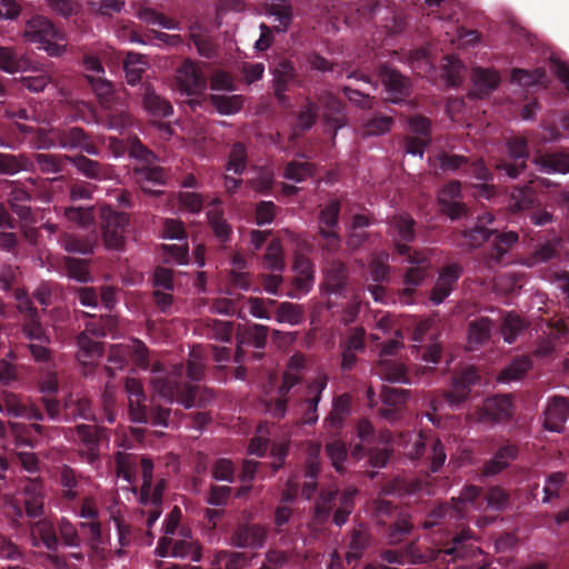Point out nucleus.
<instances>
[{"mask_svg":"<svg viewBox=\"0 0 569 569\" xmlns=\"http://www.w3.org/2000/svg\"><path fill=\"white\" fill-rule=\"evenodd\" d=\"M177 81L187 96H197L207 88V79L198 64L189 59L184 60L177 70Z\"/></svg>","mask_w":569,"mask_h":569,"instance_id":"obj_17","label":"nucleus"},{"mask_svg":"<svg viewBox=\"0 0 569 569\" xmlns=\"http://www.w3.org/2000/svg\"><path fill=\"white\" fill-rule=\"evenodd\" d=\"M492 328L493 322L487 317L471 321L468 326V339L471 348L488 342L491 338Z\"/></svg>","mask_w":569,"mask_h":569,"instance_id":"obj_43","label":"nucleus"},{"mask_svg":"<svg viewBox=\"0 0 569 569\" xmlns=\"http://www.w3.org/2000/svg\"><path fill=\"white\" fill-rule=\"evenodd\" d=\"M493 221L492 213L488 212L478 217V224L473 228L462 231L463 246L469 249H477L487 244L485 259L488 264H498L503 261V257L518 242L519 236L515 231L499 232L496 229H489L485 224Z\"/></svg>","mask_w":569,"mask_h":569,"instance_id":"obj_2","label":"nucleus"},{"mask_svg":"<svg viewBox=\"0 0 569 569\" xmlns=\"http://www.w3.org/2000/svg\"><path fill=\"white\" fill-rule=\"evenodd\" d=\"M482 489L475 485L466 486L458 498L451 499L453 506L455 519H462L467 512V503L475 505L480 497Z\"/></svg>","mask_w":569,"mask_h":569,"instance_id":"obj_51","label":"nucleus"},{"mask_svg":"<svg viewBox=\"0 0 569 569\" xmlns=\"http://www.w3.org/2000/svg\"><path fill=\"white\" fill-rule=\"evenodd\" d=\"M141 469L142 485L140 489L139 501L142 506H147L150 500V492L153 481V461L146 456L133 453L118 452L116 457V469L118 477H121L129 485L137 481V472Z\"/></svg>","mask_w":569,"mask_h":569,"instance_id":"obj_4","label":"nucleus"},{"mask_svg":"<svg viewBox=\"0 0 569 569\" xmlns=\"http://www.w3.org/2000/svg\"><path fill=\"white\" fill-rule=\"evenodd\" d=\"M22 335L29 342H51V338L44 327L42 326L40 316L22 320L21 323Z\"/></svg>","mask_w":569,"mask_h":569,"instance_id":"obj_55","label":"nucleus"},{"mask_svg":"<svg viewBox=\"0 0 569 569\" xmlns=\"http://www.w3.org/2000/svg\"><path fill=\"white\" fill-rule=\"evenodd\" d=\"M303 307L291 302H281L277 307L276 320L291 326L299 325L303 320Z\"/></svg>","mask_w":569,"mask_h":569,"instance_id":"obj_57","label":"nucleus"},{"mask_svg":"<svg viewBox=\"0 0 569 569\" xmlns=\"http://www.w3.org/2000/svg\"><path fill=\"white\" fill-rule=\"evenodd\" d=\"M538 203V196L532 186H517L509 198V208L513 212L532 209Z\"/></svg>","mask_w":569,"mask_h":569,"instance_id":"obj_33","label":"nucleus"},{"mask_svg":"<svg viewBox=\"0 0 569 569\" xmlns=\"http://www.w3.org/2000/svg\"><path fill=\"white\" fill-rule=\"evenodd\" d=\"M379 375L387 381L392 383L410 385L411 379L407 367L395 360H381L378 366Z\"/></svg>","mask_w":569,"mask_h":569,"instance_id":"obj_37","label":"nucleus"},{"mask_svg":"<svg viewBox=\"0 0 569 569\" xmlns=\"http://www.w3.org/2000/svg\"><path fill=\"white\" fill-rule=\"evenodd\" d=\"M70 156L61 153H34L31 159L32 170H38L42 174H53L54 177L48 178L50 181H64L63 172L67 169Z\"/></svg>","mask_w":569,"mask_h":569,"instance_id":"obj_18","label":"nucleus"},{"mask_svg":"<svg viewBox=\"0 0 569 569\" xmlns=\"http://www.w3.org/2000/svg\"><path fill=\"white\" fill-rule=\"evenodd\" d=\"M463 273L459 262H450L439 269L438 278L430 291V301L438 306L453 291L458 280Z\"/></svg>","mask_w":569,"mask_h":569,"instance_id":"obj_13","label":"nucleus"},{"mask_svg":"<svg viewBox=\"0 0 569 569\" xmlns=\"http://www.w3.org/2000/svg\"><path fill=\"white\" fill-rule=\"evenodd\" d=\"M337 496V491H325L320 493L313 512V521L316 525L323 526L328 522L332 508L336 506Z\"/></svg>","mask_w":569,"mask_h":569,"instance_id":"obj_50","label":"nucleus"},{"mask_svg":"<svg viewBox=\"0 0 569 569\" xmlns=\"http://www.w3.org/2000/svg\"><path fill=\"white\" fill-rule=\"evenodd\" d=\"M129 224V216L104 209L101 213V229L106 246L110 249H120L124 244V232Z\"/></svg>","mask_w":569,"mask_h":569,"instance_id":"obj_10","label":"nucleus"},{"mask_svg":"<svg viewBox=\"0 0 569 569\" xmlns=\"http://www.w3.org/2000/svg\"><path fill=\"white\" fill-rule=\"evenodd\" d=\"M28 59L13 47L0 46V70L7 73H16L23 70Z\"/></svg>","mask_w":569,"mask_h":569,"instance_id":"obj_45","label":"nucleus"},{"mask_svg":"<svg viewBox=\"0 0 569 569\" xmlns=\"http://www.w3.org/2000/svg\"><path fill=\"white\" fill-rule=\"evenodd\" d=\"M348 280V267L340 260L328 261L323 287L326 292L342 295Z\"/></svg>","mask_w":569,"mask_h":569,"instance_id":"obj_25","label":"nucleus"},{"mask_svg":"<svg viewBox=\"0 0 569 569\" xmlns=\"http://www.w3.org/2000/svg\"><path fill=\"white\" fill-rule=\"evenodd\" d=\"M393 124V118L377 113L362 123V137L382 136L390 131Z\"/></svg>","mask_w":569,"mask_h":569,"instance_id":"obj_54","label":"nucleus"},{"mask_svg":"<svg viewBox=\"0 0 569 569\" xmlns=\"http://www.w3.org/2000/svg\"><path fill=\"white\" fill-rule=\"evenodd\" d=\"M370 542V536L363 528L353 529L349 543V550L346 555V561L349 566L358 562Z\"/></svg>","mask_w":569,"mask_h":569,"instance_id":"obj_42","label":"nucleus"},{"mask_svg":"<svg viewBox=\"0 0 569 569\" xmlns=\"http://www.w3.org/2000/svg\"><path fill=\"white\" fill-rule=\"evenodd\" d=\"M297 81V71L290 62H282L274 71V94L281 99Z\"/></svg>","mask_w":569,"mask_h":569,"instance_id":"obj_41","label":"nucleus"},{"mask_svg":"<svg viewBox=\"0 0 569 569\" xmlns=\"http://www.w3.org/2000/svg\"><path fill=\"white\" fill-rule=\"evenodd\" d=\"M131 177L147 193H152V191L148 189L149 186H166L168 180L166 169L161 167L158 161L149 166L132 167Z\"/></svg>","mask_w":569,"mask_h":569,"instance_id":"obj_22","label":"nucleus"},{"mask_svg":"<svg viewBox=\"0 0 569 569\" xmlns=\"http://www.w3.org/2000/svg\"><path fill=\"white\" fill-rule=\"evenodd\" d=\"M391 234L395 238V248L397 243L408 244L416 238L415 220L408 214H397L390 220Z\"/></svg>","mask_w":569,"mask_h":569,"instance_id":"obj_32","label":"nucleus"},{"mask_svg":"<svg viewBox=\"0 0 569 569\" xmlns=\"http://www.w3.org/2000/svg\"><path fill=\"white\" fill-rule=\"evenodd\" d=\"M264 263L272 272H281L284 268L282 248L279 240H271L264 253Z\"/></svg>","mask_w":569,"mask_h":569,"instance_id":"obj_63","label":"nucleus"},{"mask_svg":"<svg viewBox=\"0 0 569 569\" xmlns=\"http://www.w3.org/2000/svg\"><path fill=\"white\" fill-rule=\"evenodd\" d=\"M526 328L525 321L517 313L508 312L500 327V333L508 343L516 341L518 335Z\"/></svg>","mask_w":569,"mask_h":569,"instance_id":"obj_56","label":"nucleus"},{"mask_svg":"<svg viewBox=\"0 0 569 569\" xmlns=\"http://www.w3.org/2000/svg\"><path fill=\"white\" fill-rule=\"evenodd\" d=\"M542 172L567 173L569 172V154L562 152L542 154L535 159Z\"/></svg>","mask_w":569,"mask_h":569,"instance_id":"obj_39","label":"nucleus"},{"mask_svg":"<svg viewBox=\"0 0 569 569\" xmlns=\"http://www.w3.org/2000/svg\"><path fill=\"white\" fill-rule=\"evenodd\" d=\"M31 159L26 154L0 153V174L13 176L20 171H31Z\"/></svg>","mask_w":569,"mask_h":569,"instance_id":"obj_44","label":"nucleus"},{"mask_svg":"<svg viewBox=\"0 0 569 569\" xmlns=\"http://www.w3.org/2000/svg\"><path fill=\"white\" fill-rule=\"evenodd\" d=\"M32 200V194L23 187L14 184L8 194V202L12 211L23 221H33V213L28 206Z\"/></svg>","mask_w":569,"mask_h":569,"instance_id":"obj_30","label":"nucleus"},{"mask_svg":"<svg viewBox=\"0 0 569 569\" xmlns=\"http://www.w3.org/2000/svg\"><path fill=\"white\" fill-rule=\"evenodd\" d=\"M327 387V378H317L308 383L303 395L297 400L293 411L301 425H315L318 421V405Z\"/></svg>","mask_w":569,"mask_h":569,"instance_id":"obj_8","label":"nucleus"},{"mask_svg":"<svg viewBox=\"0 0 569 569\" xmlns=\"http://www.w3.org/2000/svg\"><path fill=\"white\" fill-rule=\"evenodd\" d=\"M269 328L259 323H247L238 327L237 331V349L234 360L241 363L246 357V348L253 347L258 350H263L267 343ZM252 358L260 360L263 356L261 351H253Z\"/></svg>","mask_w":569,"mask_h":569,"instance_id":"obj_9","label":"nucleus"},{"mask_svg":"<svg viewBox=\"0 0 569 569\" xmlns=\"http://www.w3.org/2000/svg\"><path fill=\"white\" fill-rule=\"evenodd\" d=\"M507 153L495 163L496 170L510 179L518 178L527 168L528 141L523 137H511L506 142Z\"/></svg>","mask_w":569,"mask_h":569,"instance_id":"obj_6","label":"nucleus"},{"mask_svg":"<svg viewBox=\"0 0 569 569\" xmlns=\"http://www.w3.org/2000/svg\"><path fill=\"white\" fill-rule=\"evenodd\" d=\"M319 114L318 103L308 100L297 114V128L307 131L316 123Z\"/></svg>","mask_w":569,"mask_h":569,"instance_id":"obj_62","label":"nucleus"},{"mask_svg":"<svg viewBox=\"0 0 569 569\" xmlns=\"http://www.w3.org/2000/svg\"><path fill=\"white\" fill-rule=\"evenodd\" d=\"M268 537L267 529L259 523H242L234 528L230 540L237 548L260 549Z\"/></svg>","mask_w":569,"mask_h":569,"instance_id":"obj_19","label":"nucleus"},{"mask_svg":"<svg viewBox=\"0 0 569 569\" xmlns=\"http://www.w3.org/2000/svg\"><path fill=\"white\" fill-rule=\"evenodd\" d=\"M461 182L451 180L438 193V203L443 214L451 220H459L468 216L469 208L462 201Z\"/></svg>","mask_w":569,"mask_h":569,"instance_id":"obj_11","label":"nucleus"},{"mask_svg":"<svg viewBox=\"0 0 569 569\" xmlns=\"http://www.w3.org/2000/svg\"><path fill=\"white\" fill-rule=\"evenodd\" d=\"M54 137L58 144L63 149H81L88 154H99L98 147L91 141L89 134L80 127L58 130Z\"/></svg>","mask_w":569,"mask_h":569,"instance_id":"obj_20","label":"nucleus"},{"mask_svg":"<svg viewBox=\"0 0 569 569\" xmlns=\"http://www.w3.org/2000/svg\"><path fill=\"white\" fill-rule=\"evenodd\" d=\"M141 96L143 107L151 116L167 118L173 113L170 101L157 94L150 84L143 86Z\"/></svg>","mask_w":569,"mask_h":569,"instance_id":"obj_29","label":"nucleus"},{"mask_svg":"<svg viewBox=\"0 0 569 569\" xmlns=\"http://www.w3.org/2000/svg\"><path fill=\"white\" fill-rule=\"evenodd\" d=\"M77 359L78 361L91 369L93 362L103 355V345L91 339L87 332H80L77 337Z\"/></svg>","mask_w":569,"mask_h":569,"instance_id":"obj_28","label":"nucleus"},{"mask_svg":"<svg viewBox=\"0 0 569 569\" xmlns=\"http://www.w3.org/2000/svg\"><path fill=\"white\" fill-rule=\"evenodd\" d=\"M23 38L29 42L39 43V48L52 57H59L66 51V46L61 43L66 40L64 33L43 16L36 14L26 21Z\"/></svg>","mask_w":569,"mask_h":569,"instance_id":"obj_5","label":"nucleus"},{"mask_svg":"<svg viewBox=\"0 0 569 569\" xmlns=\"http://www.w3.org/2000/svg\"><path fill=\"white\" fill-rule=\"evenodd\" d=\"M378 76L391 102L400 103L410 96V80L398 70L390 68L388 64H381L378 68Z\"/></svg>","mask_w":569,"mask_h":569,"instance_id":"obj_14","label":"nucleus"},{"mask_svg":"<svg viewBox=\"0 0 569 569\" xmlns=\"http://www.w3.org/2000/svg\"><path fill=\"white\" fill-rule=\"evenodd\" d=\"M224 562V569H241L248 563V556L246 552L220 550L216 553L213 565L220 567Z\"/></svg>","mask_w":569,"mask_h":569,"instance_id":"obj_61","label":"nucleus"},{"mask_svg":"<svg viewBox=\"0 0 569 569\" xmlns=\"http://www.w3.org/2000/svg\"><path fill=\"white\" fill-rule=\"evenodd\" d=\"M207 216L216 240L226 248L232 238V227L223 218L221 210H210Z\"/></svg>","mask_w":569,"mask_h":569,"instance_id":"obj_38","label":"nucleus"},{"mask_svg":"<svg viewBox=\"0 0 569 569\" xmlns=\"http://www.w3.org/2000/svg\"><path fill=\"white\" fill-rule=\"evenodd\" d=\"M356 495V488H348L339 496V506L332 516V521L336 526L341 527L348 521L355 508Z\"/></svg>","mask_w":569,"mask_h":569,"instance_id":"obj_52","label":"nucleus"},{"mask_svg":"<svg viewBox=\"0 0 569 569\" xmlns=\"http://www.w3.org/2000/svg\"><path fill=\"white\" fill-rule=\"evenodd\" d=\"M208 101L222 116H231L238 113L244 104V97L241 94H219L212 93L208 96Z\"/></svg>","mask_w":569,"mask_h":569,"instance_id":"obj_34","label":"nucleus"},{"mask_svg":"<svg viewBox=\"0 0 569 569\" xmlns=\"http://www.w3.org/2000/svg\"><path fill=\"white\" fill-rule=\"evenodd\" d=\"M409 397L410 390L383 386L380 392V416L387 421H397L402 416Z\"/></svg>","mask_w":569,"mask_h":569,"instance_id":"obj_15","label":"nucleus"},{"mask_svg":"<svg viewBox=\"0 0 569 569\" xmlns=\"http://www.w3.org/2000/svg\"><path fill=\"white\" fill-rule=\"evenodd\" d=\"M128 157L133 159L136 163L132 167L149 166L159 160L158 156L141 142L138 137H132L127 140Z\"/></svg>","mask_w":569,"mask_h":569,"instance_id":"obj_36","label":"nucleus"},{"mask_svg":"<svg viewBox=\"0 0 569 569\" xmlns=\"http://www.w3.org/2000/svg\"><path fill=\"white\" fill-rule=\"evenodd\" d=\"M148 64L146 56L137 52H128L123 60L127 82L131 86L137 84L141 80Z\"/></svg>","mask_w":569,"mask_h":569,"instance_id":"obj_35","label":"nucleus"},{"mask_svg":"<svg viewBox=\"0 0 569 569\" xmlns=\"http://www.w3.org/2000/svg\"><path fill=\"white\" fill-rule=\"evenodd\" d=\"M472 94L482 99L499 86L500 74L495 70L476 68L472 71Z\"/></svg>","mask_w":569,"mask_h":569,"instance_id":"obj_27","label":"nucleus"},{"mask_svg":"<svg viewBox=\"0 0 569 569\" xmlns=\"http://www.w3.org/2000/svg\"><path fill=\"white\" fill-rule=\"evenodd\" d=\"M248 164V151L243 142L237 141L232 144L229 152L226 170L237 176H241Z\"/></svg>","mask_w":569,"mask_h":569,"instance_id":"obj_53","label":"nucleus"},{"mask_svg":"<svg viewBox=\"0 0 569 569\" xmlns=\"http://www.w3.org/2000/svg\"><path fill=\"white\" fill-rule=\"evenodd\" d=\"M545 78L546 70L543 68H536L533 70L515 68L511 71V80L525 87L542 83Z\"/></svg>","mask_w":569,"mask_h":569,"instance_id":"obj_59","label":"nucleus"},{"mask_svg":"<svg viewBox=\"0 0 569 569\" xmlns=\"http://www.w3.org/2000/svg\"><path fill=\"white\" fill-rule=\"evenodd\" d=\"M50 343L51 342L33 341L28 342L26 345V348L28 349L31 358L36 362L44 366H50L51 363H53L54 356L53 350L49 347Z\"/></svg>","mask_w":569,"mask_h":569,"instance_id":"obj_64","label":"nucleus"},{"mask_svg":"<svg viewBox=\"0 0 569 569\" xmlns=\"http://www.w3.org/2000/svg\"><path fill=\"white\" fill-rule=\"evenodd\" d=\"M437 160L439 162V168L443 172H459L463 174L468 166V157L450 153V152H440L437 156Z\"/></svg>","mask_w":569,"mask_h":569,"instance_id":"obj_58","label":"nucleus"},{"mask_svg":"<svg viewBox=\"0 0 569 569\" xmlns=\"http://www.w3.org/2000/svg\"><path fill=\"white\" fill-rule=\"evenodd\" d=\"M543 426L555 432H561L569 417V402L561 396L552 397L543 412Z\"/></svg>","mask_w":569,"mask_h":569,"instance_id":"obj_23","label":"nucleus"},{"mask_svg":"<svg viewBox=\"0 0 569 569\" xmlns=\"http://www.w3.org/2000/svg\"><path fill=\"white\" fill-rule=\"evenodd\" d=\"M407 455L412 460L426 457L431 472H438L447 459L442 441L432 433L423 432L415 435V440Z\"/></svg>","mask_w":569,"mask_h":569,"instance_id":"obj_7","label":"nucleus"},{"mask_svg":"<svg viewBox=\"0 0 569 569\" xmlns=\"http://www.w3.org/2000/svg\"><path fill=\"white\" fill-rule=\"evenodd\" d=\"M351 415V396L342 393L333 398L332 408L325 418V427L333 435L338 433L345 426L346 420Z\"/></svg>","mask_w":569,"mask_h":569,"instance_id":"obj_24","label":"nucleus"},{"mask_svg":"<svg viewBox=\"0 0 569 569\" xmlns=\"http://www.w3.org/2000/svg\"><path fill=\"white\" fill-rule=\"evenodd\" d=\"M128 352L129 358L132 359L137 367L142 370L150 368V382L160 397L170 402L177 401L183 405L184 408H192L196 405L199 388L196 385L180 381L184 373V366L182 363L173 365L170 372L159 361L150 365L149 349L139 339H133L128 345Z\"/></svg>","mask_w":569,"mask_h":569,"instance_id":"obj_1","label":"nucleus"},{"mask_svg":"<svg viewBox=\"0 0 569 569\" xmlns=\"http://www.w3.org/2000/svg\"><path fill=\"white\" fill-rule=\"evenodd\" d=\"M59 482L61 486V497L66 501H73L79 497V479L77 472L69 466H63L60 470Z\"/></svg>","mask_w":569,"mask_h":569,"instance_id":"obj_48","label":"nucleus"},{"mask_svg":"<svg viewBox=\"0 0 569 569\" xmlns=\"http://www.w3.org/2000/svg\"><path fill=\"white\" fill-rule=\"evenodd\" d=\"M396 254L401 263H408L410 267L405 271L403 283L406 288L399 291V302L411 305L415 302L417 287L427 278L431 267L430 251L428 249H415L409 244L397 243Z\"/></svg>","mask_w":569,"mask_h":569,"instance_id":"obj_3","label":"nucleus"},{"mask_svg":"<svg viewBox=\"0 0 569 569\" xmlns=\"http://www.w3.org/2000/svg\"><path fill=\"white\" fill-rule=\"evenodd\" d=\"M4 407L8 415L13 417L26 416L30 420H43V415L37 406L26 407L16 395L8 393L4 396Z\"/></svg>","mask_w":569,"mask_h":569,"instance_id":"obj_47","label":"nucleus"},{"mask_svg":"<svg viewBox=\"0 0 569 569\" xmlns=\"http://www.w3.org/2000/svg\"><path fill=\"white\" fill-rule=\"evenodd\" d=\"M319 103L328 111L329 119L328 121H332L335 128H340L339 119L337 116L342 113L343 104L341 100L329 91H323L318 96Z\"/></svg>","mask_w":569,"mask_h":569,"instance_id":"obj_60","label":"nucleus"},{"mask_svg":"<svg viewBox=\"0 0 569 569\" xmlns=\"http://www.w3.org/2000/svg\"><path fill=\"white\" fill-rule=\"evenodd\" d=\"M76 433L82 446V455L88 462H94L99 457V447L108 441L107 429L97 425L80 423L76 426Z\"/></svg>","mask_w":569,"mask_h":569,"instance_id":"obj_16","label":"nucleus"},{"mask_svg":"<svg viewBox=\"0 0 569 569\" xmlns=\"http://www.w3.org/2000/svg\"><path fill=\"white\" fill-rule=\"evenodd\" d=\"M341 206L337 199L331 200L319 212L318 233L339 231V216Z\"/></svg>","mask_w":569,"mask_h":569,"instance_id":"obj_40","label":"nucleus"},{"mask_svg":"<svg viewBox=\"0 0 569 569\" xmlns=\"http://www.w3.org/2000/svg\"><path fill=\"white\" fill-rule=\"evenodd\" d=\"M33 546L38 547V540L49 550L56 551L59 546L57 531L53 523L47 519H40L31 525Z\"/></svg>","mask_w":569,"mask_h":569,"instance_id":"obj_31","label":"nucleus"},{"mask_svg":"<svg viewBox=\"0 0 569 569\" xmlns=\"http://www.w3.org/2000/svg\"><path fill=\"white\" fill-rule=\"evenodd\" d=\"M480 381V376L473 366H468L455 373L450 390L445 393L447 402L451 407H458L463 403L471 388Z\"/></svg>","mask_w":569,"mask_h":569,"instance_id":"obj_12","label":"nucleus"},{"mask_svg":"<svg viewBox=\"0 0 569 569\" xmlns=\"http://www.w3.org/2000/svg\"><path fill=\"white\" fill-rule=\"evenodd\" d=\"M511 415V400L508 396H499L485 401L480 418L482 421L502 422L508 420Z\"/></svg>","mask_w":569,"mask_h":569,"instance_id":"obj_26","label":"nucleus"},{"mask_svg":"<svg viewBox=\"0 0 569 569\" xmlns=\"http://www.w3.org/2000/svg\"><path fill=\"white\" fill-rule=\"evenodd\" d=\"M532 367V361L528 356H519L502 369L498 376L500 382L520 380Z\"/></svg>","mask_w":569,"mask_h":569,"instance_id":"obj_46","label":"nucleus"},{"mask_svg":"<svg viewBox=\"0 0 569 569\" xmlns=\"http://www.w3.org/2000/svg\"><path fill=\"white\" fill-rule=\"evenodd\" d=\"M70 163L88 179L104 181L112 179L113 169L110 164L92 160L83 154L70 156Z\"/></svg>","mask_w":569,"mask_h":569,"instance_id":"obj_21","label":"nucleus"},{"mask_svg":"<svg viewBox=\"0 0 569 569\" xmlns=\"http://www.w3.org/2000/svg\"><path fill=\"white\" fill-rule=\"evenodd\" d=\"M267 13L278 20L279 24L273 27L277 32H286L292 22L293 12L290 0L270 2L267 6Z\"/></svg>","mask_w":569,"mask_h":569,"instance_id":"obj_49","label":"nucleus"}]
</instances>
